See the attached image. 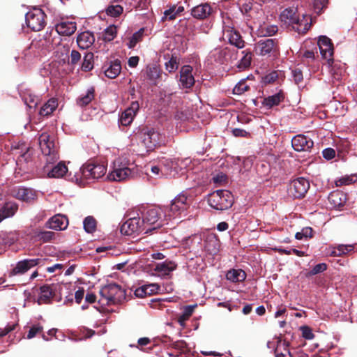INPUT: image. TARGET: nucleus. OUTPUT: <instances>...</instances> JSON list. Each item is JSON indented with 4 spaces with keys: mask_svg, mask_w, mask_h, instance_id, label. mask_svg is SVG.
I'll list each match as a JSON object with an SVG mask.
<instances>
[{
    "mask_svg": "<svg viewBox=\"0 0 357 357\" xmlns=\"http://www.w3.org/2000/svg\"><path fill=\"white\" fill-rule=\"evenodd\" d=\"M99 303L102 305H115L126 298L125 291L118 284H109L100 290Z\"/></svg>",
    "mask_w": 357,
    "mask_h": 357,
    "instance_id": "f257e3e1",
    "label": "nucleus"
},
{
    "mask_svg": "<svg viewBox=\"0 0 357 357\" xmlns=\"http://www.w3.org/2000/svg\"><path fill=\"white\" fill-rule=\"evenodd\" d=\"M208 203L213 208L223 211L228 209L232 206L234 198L229 191L218 190L208 195Z\"/></svg>",
    "mask_w": 357,
    "mask_h": 357,
    "instance_id": "f03ea898",
    "label": "nucleus"
},
{
    "mask_svg": "<svg viewBox=\"0 0 357 357\" xmlns=\"http://www.w3.org/2000/svg\"><path fill=\"white\" fill-rule=\"evenodd\" d=\"M162 210L156 206H150L145 208L141 213V219L146 228L150 229V232L162 225Z\"/></svg>",
    "mask_w": 357,
    "mask_h": 357,
    "instance_id": "7ed1b4c3",
    "label": "nucleus"
},
{
    "mask_svg": "<svg viewBox=\"0 0 357 357\" xmlns=\"http://www.w3.org/2000/svg\"><path fill=\"white\" fill-rule=\"evenodd\" d=\"M141 138L147 151H152L166 143L165 135L151 128H143L141 131Z\"/></svg>",
    "mask_w": 357,
    "mask_h": 357,
    "instance_id": "20e7f679",
    "label": "nucleus"
},
{
    "mask_svg": "<svg viewBox=\"0 0 357 357\" xmlns=\"http://www.w3.org/2000/svg\"><path fill=\"white\" fill-rule=\"evenodd\" d=\"M295 8H286L280 15L282 22L291 24L292 28L298 33H305L310 27V24L303 19L300 20L296 15Z\"/></svg>",
    "mask_w": 357,
    "mask_h": 357,
    "instance_id": "39448f33",
    "label": "nucleus"
},
{
    "mask_svg": "<svg viewBox=\"0 0 357 357\" xmlns=\"http://www.w3.org/2000/svg\"><path fill=\"white\" fill-rule=\"evenodd\" d=\"M178 162L166 159L160 162L158 165H151L150 171L155 176L161 177L165 176L174 177L178 174ZM146 168L148 171L149 167L148 166Z\"/></svg>",
    "mask_w": 357,
    "mask_h": 357,
    "instance_id": "423d86ee",
    "label": "nucleus"
},
{
    "mask_svg": "<svg viewBox=\"0 0 357 357\" xmlns=\"http://www.w3.org/2000/svg\"><path fill=\"white\" fill-rule=\"evenodd\" d=\"M137 174L135 167H128L116 160L114 162L113 170L109 173L107 178L109 181H123L134 178Z\"/></svg>",
    "mask_w": 357,
    "mask_h": 357,
    "instance_id": "0eeeda50",
    "label": "nucleus"
},
{
    "mask_svg": "<svg viewBox=\"0 0 357 357\" xmlns=\"http://www.w3.org/2000/svg\"><path fill=\"white\" fill-rule=\"evenodd\" d=\"M121 233L126 235L132 234H148L150 229L146 228L140 217H133L125 222L121 227Z\"/></svg>",
    "mask_w": 357,
    "mask_h": 357,
    "instance_id": "6e6552de",
    "label": "nucleus"
},
{
    "mask_svg": "<svg viewBox=\"0 0 357 357\" xmlns=\"http://www.w3.org/2000/svg\"><path fill=\"white\" fill-rule=\"evenodd\" d=\"M309 188V181L303 177H299L290 183L288 193L289 196L295 199L301 198L307 192Z\"/></svg>",
    "mask_w": 357,
    "mask_h": 357,
    "instance_id": "1a4fd4ad",
    "label": "nucleus"
},
{
    "mask_svg": "<svg viewBox=\"0 0 357 357\" xmlns=\"http://www.w3.org/2000/svg\"><path fill=\"white\" fill-rule=\"evenodd\" d=\"M44 13L40 9H34L26 15L27 26L34 31H40L45 26Z\"/></svg>",
    "mask_w": 357,
    "mask_h": 357,
    "instance_id": "9d476101",
    "label": "nucleus"
},
{
    "mask_svg": "<svg viewBox=\"0 0 357 357\" xmlns=\"http://www.w3.org/2000/svg\"><path fill=\"white\" fill-rule=\"evenodd\" d=\"M193 68L190 65H185L181 67L179 75V86L181 89H190L195 83V77L192 74Z\"/></svg>",
    "mask_w": 357,
    "mask_h": 357,
    "instance_id": "9b49d317",
    "label": "nucleus"
},
{
    "mask_svg": "<svg viewBox=\"0 0 357 357\" xmlns=\"http://www.w3.org/2000/svg\"><path fill=\"white\" fill-rule=\"evenodd\" d=\"M278 50L277 42L275 39H261L255 45L256 54L261 56L268 55L271 53L276 52Z\"/></svg>",
    "mask_w": 357,
    "mask_h": 357,
    "instance_id": "f8f14e48",
    "label": "nucleus"
},
{
    "mask_svg": "<svg viewBox=\"0 0 357 357\" xmlns=\"http://www.w3.org/2000/svg\"><path fill=\"white\" fill-rule=\"evenodd\" d=\"M45 259H26L19 261L9 273V276L12 277L16 275H22L26 273L30 268L40 265Z\"/></svg>",
    "mask_w": 357,
    "mask_h": 357,
    "instance_id": "ddd939ff",
    "label": "nucleus"
},
{
    "mask_svg": "<svg viewBox=\"0 0 357 357\" xmlns=\"http://www.w3.org/2000/svg\"><path fill=\"white\" fill-rule=\"evenodd\" d=\"M81 171L86 178L98 179L105 174L107 169L103 165L90 163L83 166Z\"/></svg>",
    "mask_w": 357,
    "mask_h": 357,
    "instance_id": "4468645a",
    "label": "nucleus"
},
{
    "mask_svg": "<svg viewBox=\"0 0 357 357\" xmlns=\"http://www.w3.org/2000/svg\"><path fill=\"white\" fill-rule=\"evenodd\" d=\"M189 206L188 197L184 194L176 197L169 205V217L177 215L185 211Z\"/></svg>",
    "mask_w": 357,
    "mask_h": 357,
    "instance_id": "2eb2a0df",
    "label": "nucleus"
},
{
    "mask_svg": "<svg viewBox=\"0 0 357 357\" xmlns=\"http://www.w3.org/2000/svg\"><path fill=\"white\" fill-rule=\"evenodd\" d=\"M38 141L40 148L44 155L50 156L52 159L56 158L54 142L50 135L46 132L42 133Z\"/></svg>",
    "mask_w": 357,
    "mask_h": 357,
    "instance_id": "dca6fc26",
    "label": "nucleus"
},
{
    "mask_svg": "<svg viewBox=\"0 0 357 357\" xmlns=\"http://www.w3.org/2000/svg\"><path fill=\"white\" fill-rule=\"evenodd\" d=\"M223 36L228 39L229 43L235 47L241 49L245 46V42L240 33L233 27L229 26L223 27Z\"/></svg>",
    "mask_w": 357,
    "mask_h": 357,
    "instance_id": "f3484780",
    "label": "nucleus"
},
{
    "mask_svg": "<svg viewBox=\"0 0 357 357\" xmlns=\"http://www.w3.org/2000/svg\"><path fill=\"white\" fill-rule=\"evenodd\" d=\"M139 109V105L138 102L132 101L130 106L121 114L119 119V124L123 126L130 125Z\"/></svg>",
    "mask_w": 357,
    "mask_h": 357,
    "instance_id": "a211bd4d",
    "label": "nucleus"
},
{
    "mask_svg": "<svg viewBox=\"0 0 357 357\" xmlns=\"http://www.w3.org/2000/svg\"><path fill=\"white\" fill-rule=\"evenodd\" d=\"M318 46L322 57L327 60L328 63L333 62V47L331 40L324 36H320L318 41Z\"/></svg>",
    "mask_w": 357,
    "mask_h": 357,
    "instance_id": "6ab92c4d",
    "label": "nucleus"
},
{
    "mask_svg": "<svg viewBox=\"0 0 357 357\" xmlns=\"http://www.w3.org/2000/svg\"><path fill=\"white\" fill-rule=\"evenodd\" d=\"M293 149L296 151H308L313 145V141L304 135H298L291 140Z\"/></svg>",
    "mask_w": 357,
    "mask_h": 357,
    "instance_id": "aec40b11",
    "label": "nucleus"
},
{
    "mask_svg": "<svg viewBox=\"0 0 357 357\" xmlns=\"http://www.w3.org/2000/svg\"><path fill=\"white\" fill-rule=\"evenodd\" d=\"M11 195L22 202H31L36 199V192L30 188L17 187L12 189Z\"/></svg>",
    "mask_w": 357,
    "mask_h": 357,
    "instance_id": "412c9836",
    "label": "nucleus"
},
{
    "mask_svg": "<svg viewBox=\"0 0 357 357\" xmlns=\"http://www.w3.org/2000/svg\"><path fill=\"white\" fill-rule=\"evenodd\" d=\"M229 50L227 48L217 47L210 52L208 59L211 62L222 64L227 60Z\"/></svg>",
    "mask_w": 357,
    "mask_h": 357,
    "instance_id": "4be33fe9",
    "label": "nucleus"
},
{
    "mask_svg": "<svg viewBox=\"0 0 357 357\" xmlns=\"http://www.w3.org/2000/svg\"><path fill=\"white\" fill-rule=\"evenodd\" d=\"M68 225V221L65 215L57 214L51 218L46 223L47 227L54 230H63Z\"/></svg>",
    "mask_w": 357,
    "mask_h": 357,
    "instance_id": "5701e85b",
    "label": "nucleus"
},
{
    "mask_svg": "<svg viewBox=\"0 0 357 357\" xmlns=\"http://www.w3.org/2000/svg\"><path fill=\"white\" fill-rule=\"evenodd\" d=\"M102 68L106 77L110 79L116 78L121 73V65L119 60H114L105 63Z\"/></svg>",
    "mask_w": 357,
    "mask_h": 357,
    "instance_id": "b1692460",
    "label": "nucleus"
},
{
    "mask_svg": "<svg viewBox=\"0 0 357 357\" xmlns=\"http://www.w3.org/2000/svg\"><path fill=\"white\" fill-rule=\"evenodd\" d=\"M77 29L76 24L68 20H61L56 25V31L59 35L70 36Z\"/></svg>",
    "mask_w": 357,
    "mask_h": 357,
    "instance_id": "393cba45",
    "label": "nucleus"
},
{
    "mask_svg": "<svg viewBox=\"0 0 357 357\" xmlns=\"http://www.w3.org/2000/svg\"><path fill=\"white\" fill-rule=\"evenodd\" d=\"M212 12L211 6L207 3H202L195 6L191 10V15L197 19L203 20L207 18Z\"/></svg>",
    "mask_w": 357,
    "mask_h": 357,
    "instance_id": "a878e982",
    "label": "nucleus"
},
{
    "mask_svg": "<svg viewBox=\"0 0 357 357\" xmlns=\"http://www.w3.org/2000/svg\"><path fill=\"white\" fill-rule=\"evenodd\" d=\"M328 201L333 208L340 209L345 204L347 195L342 191H334L329 195Z\"/></svg>",
    "mask_w": 357,
    "mask_h": 357,
    "instance_id": "bb28decb",
    "label": "nucleus"
},
{
    "mask_svg": "<svg viewBox=\"0 0 357 357\" xmlns=\"http://www.w3.org/2000/svg\"><path fill=\"white\" fill-rule=\"evenodd\" d=\"M54 286L44 285L40 288V296L37 299L38 305L50 303L54 296Z\"/></svg>",
    "mask_w": 357,
    "mask_h": 357,
    "instance_id": "cd10ccee",
    "label": "nucleus"
},
{
    "mask_svg": "<svg viewBox=\"0 0 357 357\" xmlns=\"http://www.w3.org/2000/svg\"><path fill=\"white\" fill-rule=\"evenodd\" d=\"M95 42V37L90 31H84L79 33L77 38V43L81 49H87Z\"/></svg>",
    "mask_w": 357,
    "mask_h": 357,
    "instance_id": "c85d7f7f",
    "label": "nucleus"
},
{
    "mask_svg": "<svg viewBox=\"0 0 357 357\" xmlns=\"http://www.w3.org/2000/svg\"><path fill=\"white\" fill-rule=\"evenodd\" d=\"M146 79L153 85H157L158 80L161 76V71L155 64L148 65L145 70Z\"/></svg>",
    "mask_w": 357,
    "mask_h": 357,
    "instance_id": "c756f323",
    "label": "nucleus"
},
{
    "mask_svg": "<svg viewBox=\"0 0 357 357\" xmlns=\"http://www.w3.org/2000/svg\"><path fill=\"white\" fill-rule=\"evenodd\" d=\"M176 265L171 261H165L155 265L154 271L160 275H167L176 269Z\"/></svg>",
    "mask_w": 357,
    "mask_h": 357,
    "instance_id": "7c9ffc66",
    "label": "nucleus"
},
{
    "mask_svg": "<svg viewBox=\"0 0 357 357\" xmlns=\"http://www.w3.org/2000/svg\"><path fill=\"white\" fill-rule=\"evenodd\" d=\"M17 210V205L14 203L8 202L0 209V222L14 215Z\"/></svg>",
    "mask_w": 357,
    "mask_h": 357,
    "instance_id": "2f4dec72",
    "label": "nucleus"
},
{
    "mask_svg": "<svg viewBox=\"0 0 357 357\" xmlns=\"http://www.w3.org/2000/svg\"><path fill=\"white\" fill-rule=\"evenodd\" d=\"M284 100V96L282 93H278L264 99L262 104L268 109L278 105Z\"/></svg>",
    "mask_w": 357,
    "mask_h": 357,
    "instance_id": "473e14b6",
    "label": "nucleus"
},
{
    "mask_svg": "<svg viewBox=\"0 0 357 357\" xmlns=\"http://www.w3.org/2000/svg\"><path fill=\"white\" fill-rule=\"evenodd\" d=\"M226 278L232 282H238L245 280L246 274L241 269H231L227 273Z\"/></svg>",
    "mask_w": 357,
    "mask_h": 357,
    "instance_id": "72a5a7b5",
    "label": "nucleus"
},
{
    "mask_svg": "<svg viewBox=\"0 0 357 357\" xmlns=\"http://www.w3.org/2000/svg\"><path fill=\"white\" fill-rule=\"evenodd\" d=\"M68 172V167L64 162H60L48 172L47 175L52 178L63 177Z\"/></svg>",
    "mask_w": 357,
    "mask_h": 357,
    "instance_id": "f704fd0d",
    "label": "nucleus"
},
{
    "mask_svg": "<svg viewBox=\"0 0 357 357\" xmlns=\"http://www.w3.org/2000/svg\"><path fill=\"white\" fill-rule=\"evenodd\" d=\"M57 107V100L55 98H51L40 108L39 114L40 116H49L56 109Z\"/></svg>",
    "mask_w": 357,
    "mask_h": 357,
    "instance_id": "c9c22d12",
    "label": "nucleus"
},
{
    "mask_svg": "<svg viewBox=\"0 0 357 357\" xmlns=\"http://www.w3.org/2000/svg\"><path fill=\"white\" fill-rule=\"evenodd\" d=\"M241 53L243 54V56L238 61L237 67L240 70H245L250 66L252 54L250 51L247 50L242 51Z\"/></svg>",
    "mask_w": 357,
    "mask_h": 357,
    "instance_id": "e433bc0d",
    "label": "nucleus"
},
{
    "mask_svg": "<svg viewBox=\"0 0 357 357\" xmlns=\"http://www.w3.org/2000/svg\"><path fill=\"white\" fill-rule=\"evenodd\" d=\"M94 98V89L90 88L86 94L81 96L77 100L78 105L84 107L87 105Z\"/></svg>",
    "mask_w": 357,
    "mask_h": 357,
    "instance_id": "4c0bfd02",
    "label": "nucleus"
},
{
    "mask_svg": "<svg viewBox=\"0 0 357 357\" xmlns=\"http://www.w3.org/2000/svg\"><path fill=\"white\" fill-rule=\"evenodd\" d=\"M195 305H187L184 307L183 312L181 315L178 317V322L181 326H184L185 322L192 315Z\"/></svg>",
    "mask_w": 357,
    "mask_h": 357,
    "instance_id": "58836bf2",
    "label": "nucleus"
},
{
    "mask_svg": "<svg viewBox=\"0 0 357 357\" xmlns=\"http://www.w3.org/2000/svg\"><path fill=\"white\" fill-rule=\"evenodd\" d=\"M84 230L88 233H93L96 229V220L92 216L86 217L83 222Z\"/></svg>",
    "mask_w": 357,
    "mask_h": 357,
    "instance_id": "ea45409f",
    "label": "nucleus"
},
{
    "mask_svg": "<svg viewBox=\"0 0 357 357\" xmlns=\"http://www.w3.org/2000/svg\"><path fill=\"white\" fill-rule=\"evenodd\" d=\"M93 54L92 52H87L84 56V61L82 66V69L84 71H89L93 68Z\"/></svg>",
    "mask_w": 357,
    "mask_h": 357,
    "instance_id": "a19ab883",
    "label": "nucleus"
},
{
    "mask_svg": "<svg viewBox=\"0 0 357 357\" xmlns=\"http://www.w3.org/2000/svg\"><path fill=\"white\" fill-rule=\"evenodd\" d=\"M25 104L29 107H35L39 102V98L31 93H25L23 96Z\"/></svg>",
    "mask_w": 357,
    "mask_h": 357,
    "instance_id": "79ce46f5",
    "label": "nucleus"
},
{
    "mask_svg": "<svg viewBox=\"0 0 357 357\" xmlns=\"http://www.w3.org/2000/svg\"><path fill=\"white\" fill-rule=\"evenodd\" d=\"M36 238L44 243L50 241L54 236V233L50 231H40L36 233Z\"/></svg>",
    "mask_w": 357,
    "mask_h": 357,
    "instance_id": "37998d69",
    "label": "nucleus"
},
{
    "mask_svg": "<svg viewBox=\"0 0 357 357\" xmlns=\"http://www.w3.org/2000/svg\"><path fill=\"white\" fill-rule=\"evenodd\" d=\"M144 29H139L138 31L135 32L129 39V42L128 43V47L130 49H132L135 47L137 43L139 42L143 36Z\"/></svg>",
    "mask_w": 357,
    "mask_h": 357,
    "instance_id": "c03bdc74",
    "label": "nucleus"
},
{
    "mask_svg": "<svg viewBox=\"0 0 357 357\" xmlns=\"http://www.w3.org/2000/svg\"><path fill=\"white\" fill-rule=\"evenodd\" d=\"M123 8L120 5H111L106 9L107 15L116 17L123 13Z\"/></svg>",
    "mask_w": 357,
    "mask_h": 357,
    "instance_id": "a18cd8bd",
    "label": "nucleus"
},
{
    "mask_svg": "<svg viewBox=\"0 0 357 357\" xmlns=\"http://www.w3.org/2000/svg\"><path fill=\"white\" fill-rule=\"evenodd\" d=\"M116 35V27L110 26L107 27L103 33V40L106 42L112 41Z\"/></svg>",
    "mask_w": 357,
    "mask_h": 357,
    "instance_id": "49530a36",
    "label": "nucleus"
},
{
    "mask_svg": "<svg viewBox=\"0 0 357 357\" xmlns=\"http://www.w3.org/2000/svg\"><path fill=\"white\" fill-rule=\"evenodd\" d=\"M250 86L246 83L245 79H241L238 83L234 86L233 89V92L234 94L241 95L245 91H247L249 89Z\"/></svg>",
    "mask_w": 357,
    "mask_h": 357,
    "instance_id": "de8ad7c7",
    "label": "nucleus"
},
{
    "mask_svg": "<svg viewBox=\"0 0 357 357\" xmlns=\"http://www.w3.org/2000/svg\"><path fill=\"white\" fill-rule=\"evenodd\" d=\"M357 180V176L356 175L351 176H342L340 179L336 181L337 186H342L351 184Z\"/></svg>",
    "mask_w": 357,
    "mask_h": 357,
    "instance_id": "09e8293b",
    "label": "nucleus"
},
{
    "mask_svg": "<svg viewBox=\"0 0 357 357\" xmlns=\"http://www.w3.org/2000/svg\"><path fill=\"white\" fill-rule=\"evenodd\" d=\"M165 67L170 73L175 72L178 68V62L176 57L172 56L171 59L165 63Z\"/></svg>",
    "mask_w": 357,
    "mask_h": 357,
    "instance_id": "8fccbe9b",
    "label": "nucleus"
},
{
    "mask_svg": "<svg viewBox=\"0 0 357 357\" xmlns=\"http://www.w3.org/2000/svg\"><path fill=\"white\" fill-rule=\"evenodd\" d=\"M278 31V26L275 25H264L261 26V33L264 36H272Z\"/></svg>",
    "mask_w": 357,
    "mask_h": 357,
    "instance_id": "3c124183",
    "label": "nucleus"
},
{
    "mask_svg": "<svg viewBox=\"0 0 357 357\" xmlns=\"http://www.w3.org/2000/svg\"><path fill=\"white\" fill-rule=\"evenodd\" d=\"M277 347H280V353L285 354L287 357H292L291 354L289 349V343L288 342L280 340Z\"/></svg>",
    "mask_w": 357,
    "mask_h": 357,
    "instance_id": "603ef678",
    "label": "nucleus"
},
{
    "mask_svg": "<svg viewBox=\"0 0 357 357\" xmlns=\"http://www.w3.org/2000/svg\"><path fill=\"white\" fill-rule=\"evenodd\" d=\"M176 6H173L164 12V17L169 20H173L176 17L178 14V11H176Z\"/></svg>",
    "mask_w": 357,
    "mask_h": 357,
    "instance_id": "864d4df0",
    "label": "nucleus"
},
{
    "mask_svg": "<svg viewBox=\"0 0 357 357\" xmlns=\"http://www.w3.org/2000/svg\"><path fill=\"white\" fill-rule=\"evenodd\" d=\"M328 3V0H314L313 6L316 13H319L324 8Z\"/></svg>",
    "mask_w": 357,
    "mask_h": 357,
    "instance_id": "5fc2aeb1",
    "label": "nucleus"
},
{
    "mask_svg": "<svg viewBox=\"0 0 357 357\" xmlns=\"http://www.w3.org/2000/svg\"><path fill=\"white\" fill-rule=\"evenodd\" d=\"M336 248L340 256L346 255L354 250L353 245H338Z\"/></svg>",
    "mask_w": 357,
    "mask_h": 357,
    "instance_id": "6e6d98bb",
    "label": "nucleus"
},
{
    "mask_svg": "<svg viewBox=\"0 0 357 357\" xmlns=\"http://www.w3.org/2000/svg\"><path fill=\"white\" fill-rule=\"evenodd\" d=\"M275 250H277L278 252H279L281 254H286V255H291V254H294L298 257H301V256H303L304 255V252H302V251H300L297 249H294V248H291V249H289V250H284V249H277V248H275L274 249Z\"/></svg>",
    "mask_w": 357,
    "mask_h": 357,
    "instance_id": "4d7b16f0",
    "label": "nucleus"
},
{
    "mask_svg": "<svg viewBox=\"0 0 357 357\" xmlns=\"http://www.w3.org/2000/svg\"><path fill=\"white\" fill-rule=\"evenodd\" d=\"M43 331V327L40 326V325H34L33 326L28 334H27V338L28 339H31L33 337H34L38 333H40Z\"/></svg>",
    "mask_w": 357,
    "mask_h": 357,
    "instance_id": "13d9d810",
    "label": "nucleus"
},
{
    "mask_svg": "<svg viewBox=\"0 0 357 357\" xmlns=\"http://www.w3.org/2000/svg\"><path fill=\"white\" fill-rule=\"evenodd\" d=\"M303 337L307 340H312L314 337L312 330L308 326H302L301 328Z\"/></svg>",
    "mask_w": 357,
    "mask_h": 357,
    "instance_id": "bf43d9fd",
    "label": "nucleus"
},
{
    "mask_svg": "<svg viewBox=\"0 0 357 357\" xmlns=\"http://www.w3.org/2000/svg\"><path fill=\"white\" fill-rule=\"evenodd\" d=\"M327 268V266L324 263H321L319 264H317L313 267V268L310 271L311 275H316L320 273L324 272Z\"/></svg>",
    "mask_w": 357,
    "mask_h": 357,
    "instance_id": "052dcab7",
    "label": "nucleus"
},
{
    "mask_svg": "<svg viewBox=\"0 0 357 357\" xmlns=\"http://www.w3.org/2000/svg\"><path fill=\"white\" fill-rule=\"evenodd\" d=\"M146 284H144L138 288H137L135 290V295L136 297H138V298H144V297H146L148 296V294H146Z\"/></svg>",
    "mask_w": 357,
    "mask_h": 357,
    "instance_id": "680f3d73",
    "label": "nucleus"
},
{
    "mask_svg": "<svg viewBox=\"0 0 357 357\" xmlns=\"http://www.w3.org/2000/svg\"><path fill=\"white\" fill-rule=\"evenodd\" d=\"M146 294L148 296H151L156 294L159 290V285L156 283L146 284Z\"/></svg>",
    "mask_w": 357,
    "mask_h": 357,
    "instance_id": "e2e57ef3",
    "label": "nucleus"
},
{
    "mask_svg": "<svg viewBox=\"0 0 357 357\" xmlns=\"http://www.w3.org/2000/svg\"><path fill=\"white\" fill-rule=\"evenodd\" d=\"M323 157L326 160L333 159L335 155V151L333 149L327 148L322 151Z\"/></svg>",
    "mask_w": 357,
    "mask_h": 357,
    "instance_id": "0e129e2a",
    "label": "nucleus"
},
{
    "mask_svg": "<svg viewBox=\"0 0 357 357\" xmlns=\"http://www.w3.org/2000/svg\"><path fill=\"white\" fill-rule=\"evenodd\" d=\"M81 59L80 53L77 50H72L70 54V63L73 65L77 64Z\"/></svg>",
    "mask_w": 357,
    "mask_h": 357,
    "instance_id": "69168bd1",
    "label": "nucleus"
},
{
    "mask_svg": "<svg viewBox=\"0 0 357 357\" xmlns=\"http://www.w3.org/2000/svg\"><path fill=\"white\" fill-rule=\"evenodd\" d=\"M151 343V340L149 337H141L137 341V348L142 349L143 347L147 346Z\"/></svg>",
    "mask_w": 357,
    "mask_h": 357,
    "instance_id": "338daca9",
    "label": "nucleus"
},
{
    "mask_svg": "<svg viewBox=\"0 0 357 357\" xmlns=\"http://www.w3.org/2000/svg\"><path fill=\"white\" fill-rule=\"evenodd\" d=\"M84 296V289H79L75 294V299L77 303H80Z\"/></svg>",
    "mask_w": 357,
    "mask_h": 357,
    "instance_id": "774afa93",
    "label": "nucleus"
}]
</instances>
